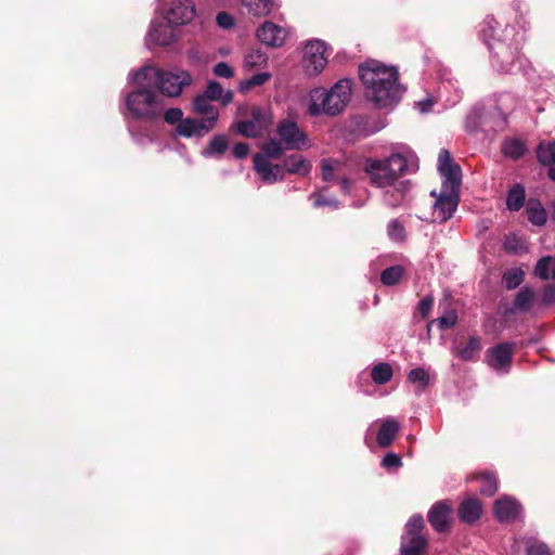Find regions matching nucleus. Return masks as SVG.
I'll return each instance as SVG.
<instances>
[{
	"label": "nucleus",
	"instance_id": "obj_4",
	"mask_svg": "<svg viewBox=\"0 0 555 555\" xmlns=\"http://www.w3.org/2000/svg\"><path fill=\"white\" fill-rule=\"evenodd\" d=\"M369 181L376 188L393 185L408 171V159L398 153L378 158H366L363 167Z\"/></svg>",
	"mask_w": 555,
	"mask_h": 555
},
{
	"label": "nucleus",
	"instance_id": "obj_1",
	"mask_svg": "<svg viewBox=\"0 0 555 555\" xmlns=\"http://www.w3.org/2000/svg\"><path fill=\"white\" fill-rule=\"evenodd\" d=\"M359 77L365 87V96L379 107L392 105L403 92L398 81L399 73L393 66L367 61L359 66Z\"/></svg>",
	"mask_w": 555,
	"mask_h": 555
},
{
	"label": "nucleus",
	"instance_id": "obj_19",
	"mask_svg": "<svg viewBox=\"0 0 555 555\" xmlns=\"http://www.w3.org/2000/svg\"><path fill=\"white\" fill-rule=\"evenodd\" d=\"M400 430V424L395 418H387L382 422L380 427L377 433V444L380 448H388L392 444L398 433Z\"/></svg>",
	"mask_w": 555,
	"mask_h": 555
},
{
	"label": "nucleus",
	"instance_id": "obj_43",
	"mask_svg": "<svg viewBox=\"0 0 555 555\" xmlns=\"http://www.w3.org/2000/svg\"><path fill=\"white\" fill-rule=\"evenodd\" d=\"M457 322V314L455 311H450L449 313L439 317L436 320H433L428 326H430L434 323H437L439 330L444 331L453 327Z\"/></svg>",
	"mask_w": 555,
	"mask_h": 555
},
{
	"label": "nucleus",
	"instance_id": "obj_62",
	"mask_svg": "<svg viewBox=\"0 0 555 555\" xmlns=\"http://www.w3.org/2000/svg\"><path fill=\"white\" fill-rule=\"evenodd\" d=\"M259 1L262 3V9L267 8L269 13H271L274 0H259ZM259 12L262 13L263 10L259 11Z\"/></svg>",
	"mask_w": 555,
	"mask_h": 555
},
{
	"label": "nucleus",
	"instance_id": "obj_42",
	"mask_svg": "<svg viewBox=\"0 0 555 555\" xmlns=\"http://www.w3.org/2000/svg\"><path fill=\"white\" fill-rule=\"evenodd\" d=\"M408 379L412 384H418L421 389H425L429 384V374L422 367L410 371Z\"/></svg>",
	"mask_w": 555,
	"mask_h": 555
},
{
	"label": "nucleus",
	"instance_id": "obj_18",
	"mask_svg": "<svg viewBox=\"0 0 555 555\" xmlns=\"http://www.w3.org/2000/svg\"><path fill=\"white\" fill-rule=\"evenodd\" d=\"M168 22L153 23L150 29V38L158 46L167 47L176 40L175 29Z\"/></svg>",
	"mask_w": 555,
	"mask_h": 555
},
{
	"label": "nucleus",
	"instance_id": "obj_14",
	"mask_svg": "<svg viewBox=\"0 0 555 555\" xmlns=\"http://www.w3.org/2000/svg\"><path fill=\"white\" fill-rule=\"evenodd\" d=\"M482 514V505L477 498L464 499L457 507L459 519L467 525L477 522Z\"/></svg>",
	"mask_w": 555,
	"mask_h": 555
},
{
	"label": "nucleus",
	"instance_id": "obj_8",
	"mask_svg": "<svg viewBox=\"0 0 555 555\" xmlns=\"http://www.w3.org/2000/svg\"><path fill=\"white\" fill-rule=\"evenodd\" d=\"M276 132L280 141L288 151H300L308 145V138L296 121L283 119L278 124Z\"/></svg>",
	"mask_w": 555,
	"mask_h": 555
},
{
	"label": "nucleus",
	"instance_id": "obj_51",
	"mask_svg": "<svg viewBox=\"0 0 555 555\" xmlns=\"http://www.w3.org/2000/svg\"><path fill=\"white\" fill-rule=\"evenodd\" d=\"M214 74L222 78H231L234 76L233 68L225 62H219L214 66Z\"/></svg>",
	"mask_w": 555,
	"mask_h": 555
},
{
	"label": "nucleus",
	"instance_id": "obj_24",
	"mask_svg": "<svg viewBox=\"0 0 555 555\" xmlns=\"http://www.w3.org/2000/svg\"><path fill=\"white\" fill-rule=\"evenodd\" d=\"M286 171L301 177L307 176L312 166L309 160L299 154H292L285 158Z\"/></svg>",
	"mask_w": 555,
	"mask_h": 555
},
{
	"label": "nucleus",
	"instance_id": "obj_27",
	"mask_svg": "<svg viewBox=\"0 0 555 555\" xmlns=\"http://www.w3.org/2000/svg\"><path fill=\"white\" fill-rule=\"evenodd\" d=\"M210 101L211 100L207 99L203 94H198L193 100V111L196 114H198V115L206 116V118H212L214 117L215 118V125H216L217 120H218V117H219V113L216 109V107L210 104Z\"/></svg>",
	"mask_w": 555,
	"mask_h": 555
},
{
	"label": "nucleus",
	"instance_id": "obj_15",
	"mask_svg": "<svg viewBox=\"0 0 555 555\" xmlns=\"http://www.w3.org/2000/svg\"><path fill=\"white\" fill-rule=\"evenodd\" d=\"M521 511L520 504L511 498H502L495 501L493 513L500 522H506L515 519Z\"/></svg>",
	"mask_w": 555,
	"mask_h": 555
},
{
	"label": "nucleus",
	"instance_id": "obj_52",
	"mask_svg": "<svg viewBox=\"0 0 555 555\" xmlns=\"http://www.w3.org/2000/svg\"><path fill=\"white\" fill-rule=\"evenodd\" d=\"M217 24L223 29H230L234 26L233 16L227 12H219L216 17Z\"/></svg>",
	"mask_w": 555,
	"mask_h": 555
},
{
	"label": "nucleus",
	"instance_id": "obj_31",
	"mask_svg": "<svg viewBox=\"0 0 555 555\" xmlns=\"http://www.w3.org/2000/svg\"><path fill=\"white\" fill-rule=\"evenodd\" d=\"M534 274L544 281L555 279V256L540 258L534 267Z\"/></svg>",
	"mask_w": 555,
	"mask_h": 555
},
{
	"label": "nucleus",
	"instance_id": "obj_41",
	"mask_svg": "<svg viewBox=\"0 0 555 555\" xmlns=\"http://www.w3.org/2000/svg\"><path fill=\"white\" fill-rule=\"evenodd\" d=\"M408 544H402L401 547L412 550L414 553L424 555L426 553L428 541L424 535L408 537Z\"/></svg>",
	"mask_w": 555,
	"mask_h": 555
},
{
	"label": "nucleus",
	"instance_id": "obj_26",
	"mask_svg": "<svg viewBox=\"0 0 555 555\" xmlns=\"http://www.w3.org/2000/svg\"><path fill=\"white\" fill-rule=\"evenodd\" d=\"M526 201V191L522 184H514L507 192L506 206L511 211H518Z\"/></svg>",
	"mask_w": 555,
	"mask_h": 555
},
{
	"label": "nucleus",
	"instance_id": "obj_32",
	"mask_svg": "<svg viewBox=\"0 0 555 555\" xmlns=\"http://www.w3.org/2000/svg\"><path fill=\"white\" fill-rule=\"evenodd\" d=\"M473 478L481 481L480 493L482 495L492 496L498 491V479L493 473L474 474Z\"/></svg>",
	"mask_w": 555,
	"mask_h": 555
},
{
	"label": "nucleus",
	"instance_id": "obj_36",
	"mask_svg": "<svg viewBox=\"0 0 555 555\" xmlns=\"http://www.w3.org/2000/svg\"><path fill=\"white\" fill-rule=\"evenodd\" d=\"M404 269L401 266H392L382 271L380 281L384 285H397L403 276Z\"/></svg>",
	"mask_w": 555,
	"mask_h": 555
},
{
	"label": "nucleus",
	"instance_id": "obj_5",
	"mask_svg": "<svg viewBox=\"0 0 555 555\" xmlns=\"http://www.w3.org/2000/svg\"><path fill=\"white\" fill-rule=\"evenodd\" d=\"M126 96V106L134 119L153 121L158 118L165 107L163 98L151 89L150 80Z\"/></svg>",
	"mask_w": 555,
	"mask_h": 555
},
{
	"label": "nucleus",
	"instance_id": "obj_37",
	"mask_svg": "<svg viewBox=\"0 0 555 555\" xmlns=\"http://www.w3.org/2000/svg\"><path fill=\"white\" fill-rule=\"evenodd\" d=\"M268 62V56L260 50H254L245 56L244 67L246 69H255L263 67Z\"/></svg>",
	"mask_w": 555,
	"mask_h": 555
},
{
	"label": "nucleus",
	"instance_id": "obj_9",
	"mask_svg": "<svg viewBox=\"0 0 555 555\" xmlns=\"http://www.w3.org/2000/svg\"><path fill=\"white\" fill-rule=\"evenodd\" d=\"M324 53V42L320 40L308 42L304 50V67L308 75L315 76L324 69L327 64Z\"/></svg>",
	"mask_w": 555,
	"mask_h": 555
},
{
	"label": "nucleus",
	"instance_id": "obj_3",
	"mask_svg": "<svg viewBox=\"0 0 555 555\" xmlns=\"http://www.w3.org/2000/svg\"><path fill=\"white\" fill-rule=\"evenodd\" d=\"M134 79L137 85H144V80H150L152 86L169 98L179 96L183 88L192 82V77L186 70H162L153 66L141 68Z\"/></svg>",
	"mask_w": 555,
	"mask_h": 555
},
{
	"label": "nucleus",
	"instance_id": "obj_60",
	"mask_svg": "<svg viewBox=\"0 0 555 555\" xmlns=\"http://www.w3.org/2000/svg\"><path fill=\"white\" fill-rule=\"evenodd\" d=\"M233 100V92L232 91H227V92H222V98L219 100L221 101V103L223 105H228L229 103H231Z\"/></svg>",
	"mask_w": 555,
	"mask_h": 555
},
{
	"label": "nucleus",
	"instance_id": "obj_44",
	"mask_svg": "<svg viewBox=\"0 0 555 555\" xmlns=\"http://www.w3.org/2000/svg\"><path fill=\"white\" fill-rule=\"evenodd\" d=\"M271 78L269 73H258L241 83L242 90H248L255 86H262Z\"/></svg>",
	"mask_w": 555,
	"mask_h": 555
},
{
	"label": "nucleus",
	"instance_id": "obj_28",
	"mask_svg": "<svg viewBox=\"0 0 555 555\" xmlns=\"http://www.w3.org/2000/svg\"><path fill=\"white\" fill-rule=\"evenodd\" d=\"M411 189L409 180L401 181L393 190L385 194V201L390 207H398Z\"/></svg>",
	"mask_w": 555,
	"mask_h": 555
},
{
	"label": "nucleus",
	"instance_id": "obj_29",
	"mask_svg": "<svg viewBox=\"0 0 555 555\" xmlns=\"http://www.w3.org/2000/svg\"><path fill=\"white\" fill-rule=\"evenodd\" d=\"M537 159L542 166L555 165V140L540 142L535 150Z\"/></svg>",
	"mask_w": 555,
	"mask_h": 555
},
{
	"label": "nucleus",
	"instance_id": "obj_48",
	"mask_svg": "<svg viewBox=\"0 0 555 555\" xmlns=\"http://www.w3.org/2000/svg\"><path fill=\"white\" fill-rule=\"evenodd\" d=\"M164 120L168 125H177L183 120V112L179 107H171L164 113Z\"/></svg>",
	"mask_w": 555,
	"mask_h": 555
},
{
	"label": "nucleus",
	"instance_id": "obj_63",
	"mask_svg": "<svg viewBox=\"0 0 555 555\" xmlns=\"http://www.w3.org/2000/svg\"><path fill=\"white\" fill-rule=\"evenodd\" d=\"M339 183H340L341 191L347 193L349 191V186H350L349 179L343 178Z\"/></svg>",
	"mask_w": 555,
	"mask_h": 555
},
{
	"label": "nucleus",
	"instance_id": "obj_7",
	"mask_svg": "<svg viewBox=\"0 0 555 555\" xmlns=\"http://www.w3.org/2000/svg\"><path fill=\"white\" fill-rule=\"evenodd\" d=\"M517 345L513 341H504L487 349L486 363L495 371L507 373L511 369Z\"/></svg>",
	"mask_w": 555,
	"mask_h": 555
},
{
	"label": "nucleus",
	"instance_id": "obj_17",
	"mask_svg": "<svg viewBox=\"0 0 555 555\" xmlns=\"http://www.w3.org/2000/svg\"><path fill=\"white\" fill-rule=\"evenodd\" d=\"M459 204V193L449 192V194H441L436 203L434 214L440 218V222L448 221L454 214Z\"/></svg>",
	"mask_w": 555,
	"mask_h": 555
},
{
	"label": "nucleus",
	"instance_id": "obj_55",
	"mask_svg": "<svg viewBox=\"0 0 555 555\" xmlns=\"http://www.w3.org/2000/svg\"><path fill=\"white\" fill-rule=\"evenodd\" d=\"M455 164L456 163H454L452 160L451 154L448 150H446V149L440 150L439 155H438V169L439 170L450 167Z\"/></svg>",
	"mask_w": 555,
	"mask_h": 555
},
{
	"label": "nucleus",
	"instance_id": "obj_53",
	"mask_svg": "<svg viewBox=\"0 0 555 555\" xmlns=\"http://www.w3.org/2000/svg\"><path fill=\"white\" fill-rule=\"evenodd\" d=\"M321 167H322L323 180L324 181H334V179H335V176H334L335 168H334L333 160H331V159H323L322 164H321Z\"/></svg>",
	"mask_w": 555,
	"mask_h": 555
},
{
	"label": "nucleus",
	"instance_id": "obj_40",
	"mask_svg": "<svg viewBox=\"0 0 555 555\" xmlns=\"http://www.w3.org/2000/svg\"><path fill=\"white\" fill-rule=\"evenodd\" d=\"M425 528V521L422 515H413L405 525L406 537L422 535L421 532Z\"/></svg>",
	"mask_w": 555,
	"mask_h": 555
},
{
	"label": "nucleus",
	"instance_id": "obj_54",
	"mask_svg": "<svg viewBox=\"0 0 555 555\" xmlns=\"http://www.w3.org/2000/svg\"><path fill=\"white\" fill-rule=\"evenodd\" d=\"M555 304V284H547L543 288L542 305L550 306Z\"/></svg>",
	"mask_w": 555,
	"mask_h": 555
},
{
	"label": "nucleus",
	"instance_id": "obj_56",
	"mask_svg": "<svg viewBox=\"0 0 555 555\" xmlns=\"http://www.w3.org/2000/svg\"><path fill=\"white\" fill-rule=\"evenodd\" d=\"M433 305H434V299L429 296L427 297H424L420 304H418V311L421 313V315L424 318V319H427L429 317V313L433 309Z\"/></svg>",
	"mask_w": 555,
	"mask_h": 555
},
{
	"label": "nucleus",
	"instance_id": "obj_10",
	"mask_svg": "<svg viewBox=\"0 0 555 555\" xmlns=\"http://www.w3.org/2000/svg\"><path fill=\"white\" fill-rule=\"evenodd\" d=\"M215 128V118H205L203 120H198L195 118H183L181 122L178 124L176 131L180 137L183 138H203L208 132H210Z\"/></svg>",
	"mask_w": 555,
	"mask_h": 555
},
{
	"label": "nucleus",
	"instance_id": "obj_57",
	"mask_svg": "<svg viewBox=\"0 0 555 555\" xmlns=\"http://www.w3.org/2000/svg\"><path fill=\"white\" fill-rule=\"evenodd\" d=\"M249 153V145L245 142H238L234 145L232 150V154L237 159H243L247 157Z\"/></svg>",
	"mask_w": 555,
	"mask_h": 555
},
{
	"label": "nucleus",
	"instance_id": "obj_30",
	"mask_svg": "<svg viewBox=\"0 0 555 555\" xmlns=\"http://www.w3.org/2000/svg\"><path fill=\"white\" fill-rule=\"evenodd\" d=\"M261 155L264 156L266 159H279L284 154L285 151H288L284 144L278 140L276 138H270L268 141L263 142L260 145Z\"/></svg>",
	"mask_w": 555,
	"mask_h": 555
},
{
	"label": "nucleus",
	"instance_id": "obj_59",
	"mask_svg": "<svg viewBox=\"0 0 555 555\" xmlns=\"http://www.w3.org/2000/svg\"><path fill=\"white\" fill-rule=\"evenodd\" d=\"M273 168H274V173H276L278 176H281V178H279V181H282L284 179L285 172H287L286 166H285V160L283 162V164L273 165Z\"/></svg>",
	"mask_w": 555,
	"mask_h": 555
},
{
	"label": "nucleus",
	"instance_id": "obj_2",
	"mask_svg": "<svg viewBox=\"0 0 555 555\" xmlns=\"http://www.w3.org/2000/svg\"><path fill=\"white\" fill-rule=\"evenodd\" d=\"M352 81L348 78L338 80L328 91L317 89L311 94V103L308 106L310 116L325 114L336 116L340 114L351 98Z\"/></svg>",
	"mask_w": 555,
	"mask_h": 555
},
{
	"label": "nucleus",
	"instance_id": "obj_49",
	"mask_svg": "<svg viewBox=\"0 0 555 555\" xmlns=\"http://www.w3.org/2000/svg\"><path fill=\"white\" fill-rule=\"evenodd\" d=\"M503 245L505 251L509 254H517L524 247L522 242L515 235L506 236Z\"/></svg>",
	"mask_w": 555,
	"mask_h": 555
},
{
	"label": "nucleus",
	"instance_id": "obj_35",
	"mask_svg": "<svg viewBox=\"0 0 555 555\" xmlns=\"http://www.w3.org/2000/svg\"><path fill=\"white\" fill-rule=\"evenodd\" d=\"M502 280L506 289H515L524 282L525 271L521 268H513L504 272Z\"/></svg>",
	"mask_w": 555,
	"mask_h": 555
},
{
	"label": "nucleus",
	"instance_id": "obj_23",
	"mask_svg": "<svg viewBox=\"0 0 555 555\" xmlns=\"http://www.w3.org/2000/svg\"><path fill=\"white\" fill-rule=\"evenodd\" d=\"M526 214L528 220L537 227H542L547 221V214L539 199L530 198L527 202Z\"/></svg>",
	"mask_w": 555,
	"mask_h": 555
},
{
	"label": "nucleus",
	"instance_id": "obj_38",
	"mask_svg": "<svg viewBox=\"0 0 555 555\" xmlns=\"http://www.w3.org/2000/svg\"><path fill=\"white\" fill-rule=\"evenodd\" d=\"M517 53V51H512L511 49L501 46L500 50L494 53V56L501 62V68L508 72L516 61Z\"/></svg>",
	"mask_w": 555,
	"mask_h": 555
},
{
	"label": "nucleus",
	"instance_id": "obj_61",
	"mask_svg": "<svg viewBox=\"0 0 555 555\" xmlns=\"http://www.w3.org/2000/svg\"><path fill=\"white\" fill-rule=\"evenodd\" d=\"M422 112H427L433 105L434 101L431 99H426L425 101L418 102Z\"/></svg>",
	"mask_w": 555,
	"mask_h": 555
},
{
	"label": "nucleus",
	"instance_id": "obj_58",
	"mask_svg": "<svg viewBox=\"0 0 555 555\" xmlns=\"http://www.w3.org/2000/svg\"><path fill=\"white\" fill-rule=\"evenodd\" d=\"M527 555H551L544 543L532 544L527 548Z\"/></svg>",
	"mask_w": 555,
	"mask_h": 555
},
{
	"label": "nucleus",
	"instance_id": "obj_34",
	"mask_svg": "<svg viewBox=\"0 0 555 555\" xmlns=\"http://www.w3.org/2000/svg\"><path fill=\"white\" fill-rule=\"evenodd\" d=\"M392 367L390 364L382 362L376 364L371 371V377L374 383L384 385L388 383L392 377Z\"/></svg>",
	"mask_w": 555,
	"mask_h": 555
},
{
	"label": "nucleus",
	"instance_id": "obj_47",
	"mask_svg": "<svg viewBox=\"0 0 555 555\" xmlns=\"http://www.w3.org/2000/svg\"><path fill=\"white\" fill-rule=\"evenodd\" d=\"M388 235L396 241H402L405 236L404 227L397 220L393 219L388 224Z\"/></svg>",
	"mask_w": 555,
	"mask_h": 555
},
{
	"label": "nucleus",
	"instance_id": "obj_22",
	"mask_svg": "<svg viewBox=\"0 0 555 555\" xmlns=\"http://www.w3.org/2000/svg\"><path fill=\"white\" fill-rule=\"evenodd\" d=\"M229 147V138L225 134H215L207 146L203 149L202 156L209 157H221Z\"/></svg>",
	"mask_w": 555,
	"mask_h": 555
},
{
	"label": "nucleus",
	"instance_id": "obj_13",
	"mask_svg": "<svg viewBox=\"0 0 555 555\" xmlns=\"http://www.w3.org/2000/svg\"><path fill=\"white\" fill-rule=\"evenodd\" d=\"M258 40L268 47H281L285 41V31L272 22H266L257 29Z\"/></svg>",
	"mask_w": 555,
	"mask_h": 555
},
{
	"label": "nucleus",
	"instance_id": "obj_25",
	"mask_svg": "<svg viewBox=\"0 0 555 555\" xmlns=\"http://www.w3.org/2000/svg\"><path fill=\"white\" fill-rule=\"evenodd\" d=\"M534 300V291L529 286H525L516 294L514 299V310H509V312H529L533 306Z\"/></svg>",
	"mask_w": 555,
	"mask_h": 555
},
{
	"label": "nucleus",
	"instance_id": "obj_20",
	"mask_svg": "<svg viewBox=\"0 0 555 555\" xmlns=\"http://www.w3.org/2000/svg\"><path fill=\"white\" fill-rule=\"evenodd\" d=\"M443 177L442 186L449 192L459 193L462 183V169L459 164L439 170Z\"/></svg>",
	"mask_w": 555,
	"mask_h": 555
},
{
	"label": "nucleus",
	"instance_id": "obj_39",
	"mask_svg": "<svg viewBox=\"0 0 555 555\" xmlns=\"http://www.w3.org/2000/svg\"><path fill=\"white\" fill-rule=\"evenodd\" d=\"M310 199L312 201V206L314 208L328 206L333 209H337L339 206V202L335 197L325 196L323 191L313 192L310 195Z\"/></svg>",
	"mask_w": 555,
	"mask_h": 555
},
{
	"label": "nucleus",
	"instance_id": "obj_12",
	"mask_svg": "<svg viewBox=\"0 0 555 555\" xmlns=\"http://www.w3.org/2000/svg\"><path fill=\"white\" fill-rule=\"evenodd\" d=\"M195 16V7L190 0L173 1L165 16L169 24L179 26L191 22Z\"/></svg>",
	"mask_w": 555,
	"mask_h": 555
},
{
	"label": "nucleus",
	"instance_id": "obj_11",
	"mask_svg": "<svg viewBox=\"0 0 555 555\" xmlns=\"http://www.w3.org/2000/svg\"><path fill=\"white\" fill-rule=\"evenodd\" d=\"M452 507L446 501L436 502L428 512V522L438 533H448L451 529Z\"/></svg>",
	"mask_w": 555,
	"mask_h": 555
},
{
	"label": "nucleus",
	"instance_id": "obj_33",
	"mask_svg": "<svg viewBox=\"0 0 555 555\" xmlns=\"http://www.w3.org/2000/svg\"><path fill=\"white\" fill-rule=\"evenodd\" d=\"M527 152L525 143L517 139H508L503 142L502 153L514 160L521 158Z\"/></svg>",
	"mask_w": 555,
	"mask_h": 555
},
{
	"label": "nucleus",
	"instance_id": "obj_21",
	"mask_svg": "<svg viewBox=\"0 0 555 555\" xmlns=\"http://www.w3.org/2000/svg\"><path fill=\"white\" fill-rule=\"evenodd\" d=\"M254 168L261 179L268 183H274L279 181L281 176L274 173L273 165L264 158L261 154H255L253 157Z\"/></svg>",
	"mask_w": 555,
	"mask_h": 555
},
{
	"label": "nucleus",
	"instance_id": "obj_64",
	"mask_svg": "<svg viewBox=\"0 0 555 555\" xmlns=\"http://www.w3.org/2000/svg\"><path fill=\"white\" fill-rule=\"evenodd\" d=\"M548 170H547V177L548 179H551L552 181L555 182V166H548Z\"/></svg>",
	"mask_w": 555,
	"mask_h": 555
},
{
	"label": "nucleus",
	"instance_id": "obj_46",
	"mask_svg": "<svg viewBox=\"0 0 555 555\" xmlns=\"http://www.w3.org/2000/svg\"><path fill=\"white\" fill-rule=\"evenodd\" d=\"M223 88L218 81H209L203 95L211 101H219L222 98Z\"/></svg>",
	"mask_w": 555,
	"mask_h": 555
},
{
	"label": "nucleus",
	"instance_id": "obj_45",
	"mask_svg": "<svg viewBox=\"0 0 555 555\" xmlns=\"http://www.w3.org/2000/svg\"><path fill=\"white\" fill-rule=\"evenodd\" d=\"M242 4L247 9L248 13L254 16L261 17L270 14L267 8H263L262 13L258 12L262 11V3L259 0H242Z\"/></svg>",
	"mask_w": 555,
	"mask_h": 555
},
{
	"label": "nucleus",
	"instance_id": "obj_50",
	"mask_svg": "<svg viewBox=\"0 0 555 555\" xmlns=\"http://www.w3.org/2000/svg\"><path fill=\"white\" fill-rule=\"evenodd\" d=\"M382 466L386 469L399 468L402 466V460L398 454L389 452L384 456Z\"/></svg>",
	"mask_w": 555,
	"mask_h": 555
},
{
	"label": "nucleus",
	"instance_id": "obj_16",
	"mask_svg": "<svg viewBox=\"0 0 555 555\" xmlns=\"http://www.w3.org/2000/svg\"><path fill=\"white\" fill-rule=\"evenodd\" d=\"M481 350V339L478 336H470L467 341H460L453 348V353L462 361L477 360Z\"/></svg>",
	"mask_w": 555,
	"mask_h": 555
},
{
	"label": "nucleus",
	"instance_id": "obj_6",
	"mask_svg": "<svg viewBox=\"0 0 555 555\" xmlns=\"http://www.w3.org/2000/svg\"><path fill=\"white\" fill-rule=\"evenodd\" d=\"M272 114L269 108L251 106L245 115V119L236 122V131L245 138H260L272 126Z\"/></svg>",
	"mask_w": 555,
	"mask_h": 555
}]
</instances>
